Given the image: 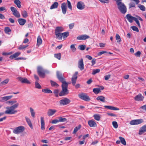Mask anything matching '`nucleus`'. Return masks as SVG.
<instances>
[{
	"label": "nucleus",
	"instance_id": "1",
	"mask_svg": "<svg viewBox=\"0 0 146 146\" xmlns=\"http://www.w3.org/2000/svg\"><path fill=\"white\" fill-rule=\"evenodd\" d=\"M56 76L58 79L62 83L61 86L62 90L59 93V95L60 96H62L67 95L68 94V84L65 81V79L64 78L63 74L59 71H57Z\"/></svg>",
	"mask_w": 146,
	"mask_h": 146
},
{
	"label": "nucleus",
	"instance_id": "2",
	"mask_svg": "<svg viewBox=\"0 0 146 146\" xmlns=\"http://www.w3.org/2000/svg\"><path fill=\"white\" fill-rule=\"evenodd\" d=\"M19 106V103H16L11 106L10 107H7L6 108L7 109L5 112V113L6 114H12L16 113L17 112V111L14 110L17 108Z\"/></svg>",
	"mask_w": 146,
	"mask_h": 146
},
{
	"label": "nucleus",
	"instance_id": "3",
	"mask_svg": "<svg viewBox=\"0 0 146 146\" xmlns=\"http://www.w3.org/2000/svg\"><path fill=\"white\" fill-rule=\"evenodd\" d=\"M37 72L40 77L42 78L45 77L46 74H49V71L47 70L44 69L41 66H38L37 68Z\"/></svg>",
	"mask_w": 146,
	"mask_h": 146
},
{
	"label": "nucleus",
	"instance_id": "4",
	"mask_svg": "<svg viewBox=\"0 0 146 146\" xmlns=\"http://www.w3.org/2000/svg\"><path fill=\"white\" fill-rule=\"evenodd\" d=\"M117 8L120 11L122 14H125L127 12V8L123 3L117 2Z\"/></svg>",
	"mask_w": 146,
	"mask_h": 146
},
{
	"label": "nucleus",
	"instance_id": "5",
	"mask_svg": "<svg viewBox=\"0 0 146 146\" xmlns=\"http://www.w3.org/2000/svg\"><path fill=\"white\" fill-rule=\"evenodd\" d=\"M78 74V72H76L73 75L71 79L72 83L73 86H75L76 88H78L80 87V85L79 84H77L75 85L77 79L78 78L77 75Z\"/></svg>",
	"mask_w": 146,
	"mask_h": 146
},
{
	"label": "nucleus",
	"instance_id": "6",
	"mask_svg": "<svg viewBox=\"0 0 146 146\" xmlns=\"http://www.w3.org/2000/svg\"><path fill=\"white\" fill-rule=\"evenodd\" d=\"M25 130V128L23 126H19L16 127L13 130V133L16 134H18L22 132Z\"/></svg>",
	"mask_w": 146,
	"mask_h": 146
},
{
	"label": "nucleus",
	"instance_id": "7",
	"mask_svg": "<svg viewBox=\"0 0 146 146\" xmlns=\"http://www.w3.org/2000/svg\"><path fill=\"white\" fill-rule=\"evenodd\" d=\"M71 102L70 100L67 98H65L60 100L59 101L60 105H66L69 104Z\"/></svg>",
	"mask_w": 146,
	"mask_h": 146
},
{
	"label": "nucleus",
	"instance_id": "8",
	"mask_svg": "<svg viewBox=\"0 0 146 146\" xmlns=\"http://www.w3.org/2000/svg\"><path fill=\"white\" fill-rule=\"evenodd\" d=\"M78 96L80 98L84 101H89L90 100L89 96L86 94L82 93L79 94Z\"/></svg>",
	"mask_w": 146,
	"mask_h": 146
},
{
	"label": "nucleus",
	"instance_id": "9",
	"mask_svg": "<svg viewBox=\"0 0 146 146\" xmlns=\"http://www.w3.org/2000/svg\"><path fill=\"white\" fill-rule=\"evenodd\" d=\"M11 10L13 12V15L17 18L20 17V15L19 12L17 11V9L15 7H11L10 8Z\"/></svg>",
	"mask_w": 146,
	"mask_h": 146
},
{
	"label": "nucleus",
	"instance_id": "10",
	"mask_svg": "<svg viewBox=\"0 0 146 146\" xmlns=\"http://www.w3.org/2000/svg\"><path fill=\"white\" fill-rule=\"evenodd\" d=\"M143 122V120L142 119L133 120L130 122V124L132 125H136L140 124Z\"/></svg>",
	"mask_w": 146,
	"mask_h": 146
},
{
	"label": "nucleus",
	"instance_id": "11",
	"mask_svg": "<svg viewBox=\"0 0 146 146\" xmlns=\"http://www.w3.org/2000/svg\"><path fill=\"white\" fill-rule=\"evenodd\" d=\"M18 79L23 83H26L28 84H30L31 82H30L26 78H23L21 77H18Z\"/></svg>",
	"mask_w": 146,
	"mask_h": 146
},
{
	"label": "nucleus",
	"instance_id": "12",
	"mask_svg": "<svg viewBox=\"0 0 146 146\" xmlns=\"http://www.w3.org/2000/svg\"><path fill=\"white\" fill-rule=\"evenodd\" d=\"M85 5L82 1H79L77 4V7L79 10H82L85 8Z\"/></svg>",
	"mask_w": 146,
	"mask_h": 146
},
{
	"label": "nucleus",
	"instance_id": "13",
	"mask_svg": "<svg viewBox=\"0 0 146 146\" xmlns=\"http://www.w3.org/2000/svg\"><path fill=\"white\" fill-rule=\"evenodd\" d=\"M78 67L81 70H84V64H83L82 58H81L78 61Z\"/></svg>",
	"mask_w": 146,
	"mask_h": 146
},
{
	"label": "nucleus",
	"instance_id": "14",
	"mask_svg": "<svg viewBox=\"0 0 146 146\" xmlns=\"http://www.w3.org/2000/svg\"><path fill=\"white\" fill-rule=\"evenodd\" d=\"M62 11L64 14H65L67 11V7L66 4L65 3H63L61 5Z\"/></svg>",
	"mask_w": 146,
	"mask_h": 146
},
{
	"label": "nucleus",
	"instance_id": "15",
	"mask_svg": "<svg viewBox=\"0 0 146 146\" xmlns=\"http://www.w3.org/2000/svg\"><path fill=\"white\" fill-rule=\"evenodd\" d=\"M126 18L130 23H132L134 21L135 17H133L131 14H128L126 15Z\"/></svg>",
	"mask_w": 146,
	"mask_h": 146
},
{
	"label": "nucleus",
	"instance_id": "16",
	"mask_svg": "<svg viewBox=\"0 0 146 146\" xmlns=\"http://www.w3.org/2000/svg\"><path fill=\"white\" fill-rule=\"evenodd\" d=\"M144 98V97L142 96L141 94H139L135 96L134 98V100L136 101H141L143 100Z\"/></svg>",
	"mask_w": 146,
	"mask_h": 146
},
{
	"label": "nucleus",
	"instance_id": "17",
	"mask_svg": "<svg viewBox=\"0 0 146 146\" xmlns=\"http://www.w3.org/2000/svg\"><path fill=\"white\" fill-rule=\"evenodd\" d=\"M88 123L91 127H96L97 126L96 123L94 121L89 120L88 121Z\"/></svg>",
	"mask_w": 146,
	"mask_h": 146
},
{
	"label": "nucleus",
	"instance_id": "18",
	"mask_svg": "<svg viewBox=\"0 0 146 146\" xmlns=\"http://www.w3.org/2000/svg\"><path fill=\"white\" fill-rule=\"evenodd\" d=\"M64 30V28L62 27H57L55 30V33H60Z\"/></svg>",
	"mask_w": 146,
	"mask_h": 146
},
{
	"label": "nucleus",
	"instance_id": "19",
	"mask_svg": "<svg viewBox=\"0 0 146 146\" xmlns=\"http://www.w3.org/2000/svg\"><path fill=\"white\" fill-rule=\"evenodd\" d=\"M56 112V110H52L49 109L48 110L47 112L48 115L49 116H51L53 115Z\"/></svg>",
	"mask_w": 146,
	"mask_h": 146
},
{
	"label": "nucleus",
	"instance_id": "20",
	"mask_svg": "<svg viewBox=\"0 0 146 146\" xmlns=\"http://www.w3.org/2000/svg\"><path fill=\"white\" fill-rule=\"evenodd\" d=\"M146 131V125L143 126L140 129L139 134V135L142 134L143 133Z\"/></svg>",
	"mask_w": 146,
	"mask_h": 146
},
{
	"label": "nucleus",
	"instance_id": "21",
	"mask_svg": "<svg viewBox=\"0 0 146 146\" xmlns=\"http://www.w3.org/2000/svg\"><path fill=\"white\" fill-rule=\"evenodd\" d=\"M104 107L107 109L113 110H119L118 108L111 106H105Z\"/></svg>",
	"mask_w": 146,
	"mask_h": 146
},
{
	"label": "nucleus",
	"instance_id": "22",
	"mask_svg": "<svg viewBox=\"0 0 146 146\" xmlns=\"http://www.w3.org/2000/svg\"><path fill=\"white\" fill-rule=\"evenodd\" d=\"M17 21L19 24L21 25H24L26 22L25 19L22 18L18 19Z\"/></svg>",
	"mask_w": 146,
	"mask_h": 146
},
{
	"label": "nucleus",
	"instance_id": "23",
	"mask_svg": "<svg viewBox=\"0 0 146 146\" xmlns=\"http://www.w3.org/2000/svg\"><path fill=\"white\" fill-rule=\"evenodd\" d=\"M25 118L26 121L27 122L29 126V127L31 129H33V126L30 119L29 118L27 117H25Z\"/></svg>",
	"mask_w": 146,
	"mask_h": 146
},
{
	"label": "nucleus",
	"instance_id": "24",
	"mask_svg": "<svg viewBox=\"0 0 146 146\" xmlns=\"http://www.w3.org/2000/svg\"><path fill=\"white\" fill-rule=\"evenodd\" d=\"M21 52H16L13 55L10 56L9 57V58L11 59L15 58L16 57L19 56Z\"/></svg>",
	"mask_w": 146,
	"mask_h": 146
},
{
	"label": "nucleus",
	"instance_id": "25",
	"mask_svg": "<svg viewBox=\"0 0 146 146\" xmlns=\"http://www.w3.org/2000/svg\"><path fill=\"white\" fill-rule=\"evenodd\" d=\"M41 128L42 130H44L45 129L44 128V118L43 117H41Z\"/></svg>",
	"mask_w": 146,
	"mask_h": 146
},
{
	"label": "nucleus",
	"instance_id": "26",
	"mask_svg": "<svg viewBox=\"0 0 146 146\" xmlns=\"http://www.w3.org/2000/svg\"><path fill=\"white\" fill-rule=\"evenodd\" d=\"M58 3L57 2H55L50 7V9H54L58 7Z\"/></svg>",
	"mask_w": 146,
	"mask_h": 146
},
{
	"label": "nucleus",
	"instance_id": "27",
	"mask_svg": "<svg viewBox=\"0 0 146 146\" xmlns=\"http://www.w3.org/2000/svg\"><path fill=\"white\" fill-rule=\"evenodd\" d=\"M96 99L97 100H99L103 102H105V98L104 97L102 96H98L96 98Z\"/></svg>",
	"mask_w": 146,
	"mask_h": 146
},
{
	"label": "nucleus",
	"instance_id": "28",
	"mask_svg": "<svg viewBox=\"0 0 146 146\" xmlns=\"http://www.w3.org/2000/svg\"><path fill=\"white\" fill-rule=\"evenodd\" d=\"M56 35V38L60 40H61L62 38V36L60 33H55Z\"/></svg>",
	"mask_w": 146,
	"mask_h": 146
},
{
	"label": "nucleus",
	"instance_id": "29",
	"mask_svg": "<svg viewBox=\"0 0 146 146\" xmlns=\"http://www.w3.org/2000/svg\"><path fill=\"white\" fill-rule=\"evenodd\" d=\"M42 40L40 36H38L37 39V44L38 46L40 45L42 43Z\"/></svg>",
	"mask_w": 146,
	"mask_h": 146
},
{
	"label": "nucleus",
	"instance_id": "30",
	"mask_svg": "<svg viewBox=\"0 0 146 146\" xmlns=\"http://www.w3.org/2000/svg\"><path fill=\"white\" fill-rule=\"evenodd\" d=\"M14 3L16 4L19 8H20L21 7V2L19 0H15L14 1Z\"/></svg>",
	"mask_w": 146,
	"mask_h": 146
},
{
	"label": "nucleus",
	"instance_id": "31",
	"mask_svg": "<svg viewBox=\"0 0 146 146\" xmlns=\"http://www.w3.org/2000/svg\"><path fill=\"white\" fill-rule=\"evenodd\" d=\"M81 127V125H79L78 126L75 127L73 132V133L74 134H76L78 131L80 129Z\"/></svg>",
	"mask_w": 146,
	"mask_h": 146
},
{
	"label": "nucleus",
	"instance_id": "32",
	"mask_svg": "<svg viewBox=\"0 0 146 146\" xmlns=\"http://www.w3.org/2000/svg\"><path fill=\"white\" fill-rule=\"evenodd\" d=\"M61 35L63 38H65L67 37L69 35V32H66L62 33Z\"/></svg>",
	"mask_w": 146,
	"mask_h": 146
},
{
	"label": "nucleus",
	"instance_id": "33",
	"mask_svg": "<svg viewBox=\"0 0 146 146\" xmlns=\"http://www.w3.org/2000/svg\"><path fill=\"white\" fill-rule=\"evenodd\" d=\"M119 138L122 144L124 145H126V142L124 138L122 137H119Z\"/></svg>",
	"mask_w": 146,
	"mask_h": 146
},
{
	"label": "nucleus",
	"instance_id": "34",
	"mask_svg": "<svg viewBox=\"0 0 146 146\" xmlns=\"http://www.w3.org/2000/svg\"><path fill=\"white\" fill-rule=\"evenodd\" d=\"M116 39L117 40V42L119 43L121 41V38L119 34H117L115 35Z\"/></svg>",
	"mask_w": 146,
	"mask_h": 146
},
{
	"label": "nucleus",
	"instance_id": "35",
	"mask_svg": "<svg viewBox=\"0 0 146 146\" xmlns=\"http://www.w3.org/2000/svg\"><path fill=\"white\" fill-rule=\"evenodd\" d=\"M51 85L52 86H56V87H58L59 86V85L56 82L52 80L50 81Z\"/></svg>",
	"mask_w": 146,
	"mask_h": 146
},
{
	"label": "nucleus",
	"instance_id": "36",
	"mask_svg": "<svg viewBox=\"0 0 146 146\" xmlns=\"http://www.w3.org/2000/svg\"><path fill=\"white\" fill-rule=\"evenodd\" d=\"M30 110L32 116L34 118L35 117V113L34 111V110L33 108L31 107L30 108Z\"/></svg>",
	"mask_w": 146,
	"mask_h": 146
},
{
	"label": "nucleus",
	"instance_id": "37",
	"mask_svg": "<svg viewBox=\"0 0 146 146\" xmlns=\"http://www.w3.org/2000/svg\"><path fill=\"white\" fill-rule=\"evenodd\" d=\"M21 14L23 17L24 18H26L28 16L27 12L25 11H24L21 12Z\"/></svg>",
	"mask_w": 146,
	"mask_h": 146
},
{
	"label": "nucleus",
	"instance_id": "38",
	"mask_svg": "<svg viewBox=\"0 0 146 146\" xmlns=\"http://www.w3.org/2000/svg\"><path fill=\"white\" fill-rule=\"evenodd\" d=\"M93 92L95 94H97L101 92V90L100 88H94L93 89Z\"/></svg>",
	"mask_w": 146,
	"mask_h": 146
},
{
	"label": "nucleus",
	"instance_id": "39",
	"mask_svg": "<svg viewBox=\"0 0 146 146\" xmlns=\"http://www.w3.org/2000/svg\"><path fill=\"white\" fill-rule=\"evenodd\" d=\"M59 122H64L67 121V119L65 118L60 117H59Z\"/></svg>",
	"mask_w": 146,
	"mask_h": 146
},
{
	"label": "nucleus",
	"instance_id": "40",
	"mask_svg": "<svg viewBox=\"0 0 146 146\" xmlns=\"http://www.w3.org/2000/svg\"><path fill=\"white\" fill-rule=\"evenodd\" d=\"M54 56L58 59L60 60L61 57V53H59L57 54H54Z\"/></svg>",
	"mask_w": 146,
	"mask_h": 146
},
{
	"label": "nucleus",
	"instance_id": "41",
	"mask_svg": "<svg viewBox=\"0 0 146 146\" xmlns=\"http://www.w3.org/2000/svg\"><path fill=\"white\" fill-rule=\"evenodd\" d=\"M76 44H73L70 46V48L72 50V51L73 52H75L76 50V48L75 47V46Z\"/></svg>",
	"mask_w": 146,
	"mask_h": 146
},
{
	"label": "nucleus",
	"instance_id": "42",
	"mask_svg": "<svg viewBox=\"0 0 146 146\" xmlns=\"http://www.w3.org/2000/svg\"><path fill=\"white\" fill-rule=\"evenodd\" d=\"M42 91L44 93H52V92L48 88L42 89Z\"/></svg>",
	"mask_w": 146,
	"mask_h": 146
},
{
	"label": "nucleus",
	"instance_id": "43",
	"mask_svg": "<svg viewBox=\"0 0 146 146\" xmlns=\"http://www.w3.org/2000/svg\"><path fill=\"white\" fill-rule=\"evenodd\" d=\"M129 9H130L132 7H135V4L133 2H131L129 5Z\"/></svg>",
	"mask_w": 146,
	"mask_h": 146
},
{
	"label": "nucleus",
	"instance_id": "44",
	"mask_svg": "<svg viewBox=\"0 0 146 146\" xmlns=\"http://www.w3.org/2000/svg\"><path fill=\"white\" fill-rule=\"evenodd\" d=\"M4 31L6 33L8 34L9 32L11 31V30L9 27H7L5 28Z\"/></svg>",
	"mask_w": 146,
	"mask_h": 146
},
{
	"label": "nucleus",
	"instance_id": "45",
	"mask_svg": "<svg viewBox=\"0 0 146 146\" xmlns=\"http://www.w3.org/2000/svg\"><path fill=\"white\" fill-rule=\"evenodd\" d=\"M9 81V79H7L1 83V85H3L7 84Z\"/></svg>",
	"mask_w": 146,
	"mask_h": 146
},
{
	"label": "nucleus",
	"instance_id": "46",
	"mask_svg": "<svg viewBox=\"0 0 146 146\" xmlns=\"http://www.w3.org/2000/svg\"><path fill=\"white\" fill-rule=\"evenodd\" d=\"M131 28L134 31L137 32H139V30L138 28L136 26H133L131 27Z\"/></svg>",
	"mask_w": 146,
	"mask_h": 146
},
{
	"label": "nucleus",
	"instance_id": "47",
	"mask_svg": "<svg viewBox=\"0 0 146 146\" xmlns=\"http://www.w3.org/2000/svg\"><path fill=\"white\" fill-rule=\"evenodd\" d=\"M93 116L95 120L97 121H99L100 120V117L98 115L95 114Z\"/></svg>",
	"mask_w": 146,
	"mask_h": 146
},
{
	"label": "nucleus",
	"instance_id": "48",
	"mask_svg": "<svg viewBox=\"0 0 146 146\" xmlns=\"http://www.w3.org/2000/svg\"><path fill=\"white\" fill-rule=\"evenodd\" d=\"M86 46L85 45H80L78 47V48L81 50H85L86 48Z\"/></svg>",
	"mask_w": 146,
	"mask_h": 146
},
{
	"label": "nucleus",
	"instance_id": "49",
	"mask_svg": "<svg viewBox=\"0 0 146 146\" xmlns=\"http://www.w3.org/2000/svg\"><path fill=\"white\" fill-rule=\"evenodd\" d=\"M38 82H35V85L36 88L40 89L41 88V86L38 83Z\"/></svg>",
	"mask_w": 146,
	"mask_h": 146
},
{
	"label": "nucleus",
	"instance_id": "50",
	"mask_svg": "<svg viewBox=\"0 0 146 146\" xmlns=\"http://www.w3.org/2000/svg\"><path fill=\"white\" fill-rule=\"evenodd\" d=\"M138 7L141 10L143 11H145V8L143 5L139 4Z\"/></svg>",
	"mask_w": 146,
	"mask_h": 146
},
{
	"label": "nucleus",
	"instance_id": "51",
	"mask_svg": "<svg viewBox=\"0 0 146 146\" xmlns=\"http://www.w3.org/2000/svg\"><path fill=\"white\" fill-rule=\"evenodd\" d=\"M100 70L99 69H95L93 71L92 74L94 75L96 73H98L100 72Z\"/></svg>",
	"mask_w": 146,
	"mask_h": 146
},
{
	"label": "nucleus",
	"instance_id": "52",
	"mask_svg": "<svg viewBox=\"0 0 146 146\" xmlns=\"http://www.w3.org/2000/svg\"><path fill=\"white\" fill-rule=\"evenodd\" d=\"M112 124L113 127L115 128H117L118 127V124L117 122L115 121H113L112 122Z\"/></svg>",
	"mask_w": 146,
	"mask_h": 146
},
{
	"label": "nucleus",
	"instance_id": "53",
	"mask_svg": "<svg viewBox=\"0 0 146 146\" xmlns=\"http://www.w3.org/2000/svg\"><path fill=\"white\" fill-rule=\"evenodd\" d=\"M82 40H85L90 38V36L86 35H82Z\"/></svg>",
	"mask_w": 146,
	"mask_h": 146
},
{
	"label": "nucleus",
	"instance_id": "54",
	"mask_svg": "<svg viewBox=\"0 0 146 146\" xmlns=\"http://www.w3.org/2000/svg\"><path fill=\"white\" fill-rule=\"evenodd\" d=\"M67 4L68 7L69 8L70 10H72V6L70 2L68 0H67Z\"/></svg>",
	"mask_w": 146,
	"mask_h": 146
},
{
	"label": "nucleus",
	"instance_id": "55",
	"mask_svg": "<svg viewBox=\"0 0 146 146\" xmlns=\"http://www.w3.org/2000/svg\"><path fill=\"white\" fill-rule=\"evenodd\" d=\"M134 21L136 22V23L137 24L138 27L139 28L141 27L140 25V24L139 22L138 19L136 17L135 18Z\"/></svg>",
	"mask_w": 146,
	"mask_h": 146
},
{
	"label": "nucleus",
	"instance_id": "56",
	"mask_svg": "<svg viewBox=\"0 0 146 146\" xmlns=\"http://www.w3.org/2000/svg\"><path fill=\"white\" fill-rule=\"evenodd\" d=\"M141 54V52L138 51L137 52L135 53L134 54L136 57H139L140 56Z\"/></svg>",
	"mask_w": 146,
	"mask_h": 146
},
{
	"label": "nucleus",
	"instance_id": "57",
	"mask_svg": "<svg viewBox=\"0 0 146 146\" xmlns=\"http://www.w3.org/2000/svg\"><path fill=\"white\" fill-rule=\"evenodd\" d=\"M59 92V90L58 89H55L54 90V93L55 94V96L58 97V93Z\"/></svg>",
	"mask_w": 146,
	"mask_h": 146
},
{
	"label": "nucleus",
	"instance_id": "58",
	"mask_svg": "<svg viewBox=\"0 0 146 146\" xmlns=\"http://www.w3.org/2000/svg\"><path fill=\"white\" fill-rule=\"evenodd\" d=\"M108 53V52L106 51H102L98 53V55L100 56L105 53Z\"/></svg>",
	"mask_w": 146,
	"mask_h": 146
},
{
	"label": "nucleus",
	"instance_id": "59",
	"mask_svg": "<svg viewBox=\"0 0 146 146\" xmlns=\"http://www.w3.org/2000/svg\"><path fill=\"white\" fill-rule=\"evenodd\" d=\"M100 1L101 3H108L109 2V0H98Z\"/></svg>",
	"mask_w": 146,
	"mask_h": 146
},
{
	"label": "nucleus",
	"instance_id": "60",
	"mask_svg": "<svg viewBox=\"0 0 146 146\" xmlns=\"http://www.w3.org/2000/svg\"><path fill=\"white\" fill-rule=\"evenodd\" d=\"M140 109H142L143 110L146 111V104L141 107L140 108Z\"/></svg>",
	"mask_w": 146,
	"mask_h": 146
},
{
	"label": "nucleus",
	"instance_id": "61",
	"mask_svg": "<svg viewBox=\"0 0 146 146\" xmlns=\"http://www.w3.org/2000/svg\"><path fill=\"white\" fill-rule=\"evenodd\" d=\"M111 77V75L110 74L108 75H107L105 76H104L105 79L106 80H108Z\"/></svg>",
	"mask_w": 146,
	"mask_h": 146
},
{
	"label": "nucleus",
	"instance_id": "62",
	"mask_svg": "<svg viewBox=\"0 0 146 146\" xmlns=\"http://www.w3.org/2000/svg\"><path fill=\"white\" fill-rule=\"evenodd\" d=\"M74 23H71L69 25V27L70 29H72L74 27Z\"/></svg>",
	"mask_w": 146,
	"mask_h": 146
},
{
	"label": "nucleus",
	"instance_id": "63",
	"mask_svg": "<svg viewBox=\"0 0 146 146\" xmlns=\"http://www.w3.org/2000/svg\"><path fill=\"white\" fill-rule=\"evenodd\" d=\"M59 119L58 120L57 119H54V120H53L52 121L51 123L53 124L56 123H57L58 122H59Z\"/></svg>",
	"mask_w": 146,
	"mask_h": 146
},
{
	"label": "nucleus",
	"instance_id": "64",
	"mask_svg": "<svg viewBox=\"0 0 146 146\" xmlns=\"http://www.w3.org/2000/svg\"><path fill=\"white\" fill-rule=\"evenodd\" d=\"M34 77L35 79H36V82H38L39 80V78L38 76L36 74L34 75Z\"/></svg>",
	"mask_w": 146,
	"mask_h": 146
}]
</instances>
